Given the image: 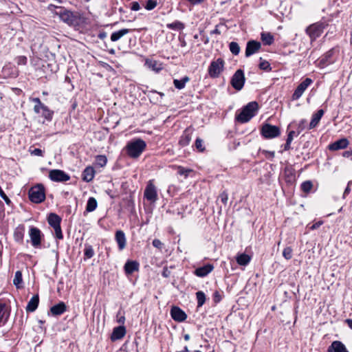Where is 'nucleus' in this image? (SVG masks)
<instances>
[{
    "mask_svg": "<svg viewBox=\"0 0 352 352\" xmlns=\"http://www.w3.org/2000/svg\"><path fill=\"white\" fill-rule=\"evenodd\" d=\"M58 11L55 14L58 15L60 19L69 26H79L82 22L81 15L78 12H72L64 8L58 7Z\"/></svg>",
    "mask_w": 352,
    "mask_h": 352,
    "instance_id": "obj_1",
    "label": "nucleus"
},
{
    "mask_svg": "<svg viewBox=\"0 0 352 352\" xmlns=\"http://www.w3.org/2000/svg\"><path fill=\"white\" fill-rule=\"evenodd\" d=\"M258 110V103L255 101L250 102L236 115V120L241 123L248 122L256 114Z\"/></svg>",
    "mask_w": 352,
    "mask_h": 352,
    "instance_id": "obj_2",
    "label": "nucleus"
},
{
    "mask_svg": "<svg viewBox=\"0 0 352 352\" xmlns=\"http://www.w3.org/2000/svg\"><path fill=\"white\" fill-rule=\"evenodd\" d=\"M146 146V142L143 140L138 138L128 142L125 148L129 156L137 158L144 151Z\"/></svg>",
    "mask_w": 352,
    "mask_h": 352,
    "instance_id": "obj_3",
    "label": "nucleus"
},
{
    "mask_svg": "<svg viewBox=\"0 0 352 352\" xmlns=\"http://www.w3.org/2000/svg\"><path fill=\"white\" fill-rule=\"evenodd\" d=\"M31 201L39 204L45 199V188L42 184H37L32 187L28 192Z\"/></svg>",
    "mask_w": 352,
    "mask_h": 352,
    "instance_id": "obj_4",
    "label": "nucleus"
},
{
    "mask_svg": "<svg viewBox=\"0 0 352 352\" xmlns=\"http://www.w3.org/2000/svg\"><path fill=\"white\" fill-rule=\"evenodd\" d=\"M327 24L324 22H318L310 25L306 29V33L309 36L311 41L316 40L322 33Z\"/></svg>",
    "mask_w": 352,
    "mask_h": 352,
    "instance_id": "obj_5",
    "label": "nucleus"
},
{
    "mask_svg": "<svg viewBox=\"0 0 352 352\" xmlns=\"http://www.w3.org/2000/svg\"><path fill=\"white\" fill-rule=\"evenodd\" d=\"M225 61L223 58H219L211 62L208 67V74L212 78H217L223 70Z\"/></svg>",
    "mask_w": 352,
    "mask_h": 352,
    "instance_id": "obj_6",
    "label": "nucleus"
},
{
    "mask_svg": "<svg viewBox=\"0 0 352 352\" xmlns=\"http://www.w3.org/2000/svg\"><path fill=\"white\" fill-rule=\"evenodd\" d=\"M261 133L265 138L272 139L279 136L280 131L279 127L265 123L261 127Z\"/></svg>",
    "mask_w": 352,
    "mask_h": 352,
    "instance_id": "obj_7",
    "label": "nucleus"
},
{
    "mask_svg": "<svg viewBox=\"0 0 352 352\" xmlns=\"http://www.w3.org/2000/svg\"><path fill=\"white\" fill-rule=\"evenodd\" d=\"M144 197L151 204L155 203L157 200V190L153 184V180H149L148 182L144 192Z\"/></svg>",
    "mask_w": 352,
    "mask_h": 352,
    "instance_id": "obj_8",
    "label": "nucleus"
},
{
    "mask_svg": "<svg viewBox=\"0 0 352 352\" xmlns=\"http://www.w3.org/2000/svg\"><path fill=\"white\" fill-rule=\"evenodd\" d=\"M245 80L243 71L238 69L232 77L231 85L236 90L240 91L244 86Z\"/></svg>",
    "mask_w": 352,
    "mask_h": 352,
    "instance_id": "obj_9",
    "label": "nucleus"
},
{
    "mask_svg": "<svg viewBox=\"0 0 352 352\" xmlns=\"http://www.w3.org/2000/svg\"><path fill=\"white\" fill-rule=\"evenodd\" d=\"M50 179L56 182H65L70 179V177L68 174L62 170L53 169L49 173Z\"/></svg>",
    "mask_w": 352,
    "mask_h": 352,
    "instance_id": "obj_10",
    "label": "nucleus"
},
{
    "mask_svg": "<svg viewBox=\"0 0 352 352\" xmlns=\"http://www.w3.org/2000/svg\"><path fill=\"white\" fill-rule=\"evenodd\" d=\"M313 82V80L309 78H306L302 82H301L296 89H295L292 98L293 100H298L304 91L307 89V87L311 85Z\"/></svg>",
    "mask_w": 352,
    "mask_h": 352,
    "instance_id": "obj_11",
    "label": "nucleus"
},
{
    "mask_svg": "<svg viewBox=\"0 0 352 352\" xmlns=\"http://www.w3.org/2000/svg\"><path fill=\"white\" fill-rule=\"evenodd\" d=\"M29 235L31 243L34 248H38L41 243V237L43 236L41 230L36 227H30Z\"/></svg>",
    "mask_w": 352,
    "mask_h": 352,
    "instance_id": "obj_12",
    "label": "nucleus"
},
{
    "mask_svg": "<svg viewBox=\"0 0 352 352\" xmlns=\"http://www.w3.org/2000/svg\"><path fill=\"white\" fill-rule=\"evenodd\" d=\"M261 48V44L260 42L251 40L247 43L245 48V56L249 57L252 54L258 52Z\"/></svg>",
    "mask_w": 352,
    "mask_h": 352,
    "instance_id": "obj_13",
    "label": "nucleus"
},
{
    "mask_svg": "<svg viewBox=\"0 0 352 352\" xmlns=\"http://www.w3.org/2000/svg\"><path fill=\"white\" fill-rule=\"evenodd\" d=\"M335 50L333 48L327 52L319 60L318 65L320 67H324L325 66L331 64L334 62L333 55Z\"/></svg>",
    "mask_w": 352,
    "mask_h": 352,
    "instance_id": "obj_14",
    "label": "nucleus"
},
{
    "mask_svg": "<svg viewBox=\"0 0 352 352\" xmlns=\"http://www.w3.org/2000/svg\"><path fill=\"white\" fill-rule=\"evenodd\" d=\"M170 316L172 318L177 322H183L186 318V314L178 307H173L170 309Z\"/></svg>",
    "mask_w": 352,
    "mask_h": 352,
    "instance_id": "obj_15",
    "label": "nucleus"
},
{
    "mask_svg": "<svg viewBox=\"0 0 352 352\" xmlns=\"http://www.w3.org/2000/svg\"><path fill=\"white\" fill-rule=\"evenodd\" d=\"M214 269L212 264H206L202 267H197L194 274L198 277H205L210 274Z\"/></svg>",
    "mask_w": 352,
    "mask_h": 352,
    "instance_id": "obj_16",
    "label": "nucleus"
},
{
    "mask_svg": "<svg viewBox=\"0 0 352 352\" xmlns=\"http://www.w3.org/2000/svg\"><path fill=\"white\" fill-rule=\"evenodd\" d=\"M327 352H349L345 345L340 341H333L328 347Z\"/></svg>",
    "mask_w": 352,
    "mask_h": 352,
    "instance_id": "obj_17",
    "label": "nucleus"
},
{
    "mask_svg": "<svg viewBox=\"0 0 352 352\" xmlns=\"http://www.w3.org/2000/svg\"><path fill=\"white\" fill-rule=\"evenodd\" d=\"M349 145V141L346 138H342L336 141L335 142L329 145V149L330 151H338L340 149H344Z\"/></svg>",
    "mask_w": 352,
    "mask_h": 352,
    "instance_id": "obj_18",
    "label": "nucleus"
},
{
    "mask_svg": "<svg viewBox=\"0 0 352 352\" xmlns=\"http://www.w3.org/2000/svg\"><path fill=\"white\" fill-rule=\"evenodd\" d=\"M126 334V329L124 326L121 325L115 327L111 336V340H117L122 338Z\"/></svg>",
    "mask_w": 352,
    "mask_h": 352,
    "instance_id": "obj_19",
    "label": "nucleus"
},
{
    "mask_svg": "<svg viewBox=\"0 0 352 352\" xmlns=\"http://www.w3.org/2000/svg\"><path fill=\"white\" fill-rule=\"evenodd\" d=\"M67 311V306L64 302H60L59 303L52 306L50 308V311L53 316H60Z\"/></svg>",
    "mask_w": 352,
    "mask_h": 352,
    "instance_id": "obj_20",
    "label": "nucleus"
},
{
    "mask_svg": "<svg viewBox=\"0 0 352 352\" xmlns=\"http://www.w3.org/2000/svg\"><path fill=\"white\" fill-rule=\"evenodd\" d=\"M115 239L118 245L120 250H122L126 247V236L125 234L122 230H118L115 234Z\"/></svg>",
    "mask_w": 352,
    "mask_h": 352,
    "instance_id": "obj_21",
    "label": "nucleus"
},
{
    "mask_svg": "<svg viewBox=\"0 0 352 352\" xmlns=\"http://www.w3.org/2000/svg\"><path fill=\"white\" fill-rule=\"evenodd\" d=\"M39 304V296L38 294H36L28 302L26 306L27 312H34L38 307Z\"/></svg>",
    "mask_w": 352,
    "mask_h": 352,
    "instance_id": "obj_22",
    "label": "nucleus"
},
{
    "mask_svg": "<svg viewBox=\"0 0 352 352\" xmlns=\"http://www.w3.org/2000/svg\"><path fill=\"white\" fill-rule=\"evenodd\" d=\"M124 272L126 274L129 275L136 272L139 269V263L134 261H128L124 265Z\"/></svg>",
    "mask_w": 352,
    "mask_h": 352,
    "instance_id": "obj_23",
    "label": "nucleus"
},
{
    "mask_svg": "<svg viewBox=\"0 0 352 352\" xmlns=\"http://www.w3.org/2000/svg\"><path fill=\"white\" fill-rule=\"evenodd\" d=\"M324 110L319 109L316 113L312 116L311 120L309 123V129H312L315 128L319 123L321 118L324 115Z\"/></svg>",
    "mask_w": 352,
    "mask_h": 352,
    "instance_id": "obj_24",
    "label": "nucleus"
},
{
    "mask_svg": "<svg viewBox=\"0 0 352 352\" xmlns=\"http://www.w3.org/2000/svg\"><path fill=\"white\" fill-rule=\"evenodd\" d=\"M95 175V170L93 167L88 166L85 168L82 174V180L89 182L93 180Z\"/></svg>",
    "mask_w": 352,
    "mask_h": 352,
    "instance_id": "obj_25",
    "label": "nucleus"
},
{
    "mask_svg": "<svg viewBox=\"0 0 352 352\" xmlns=\"http://www.w3.org/2000/svg\"><path fill=\"white\" fill-rule=\"evenodd\" d=\"M236 261L239 265L246 266L250 263L251 256L245 253L239 254L236 256Z\"/></svg>",
    "mask_w": 352,
    "mask_h": 352,
    "instance_id": "obj_26",
    "label": "nucleus"
},
{
    "mask_svg": "<svg viewBox=\"0 0 352 352\" xmlns=\"http://www.w3.org/2000/svg\"><path fill=\"white\" fill-rule=\"evenodd\" d=\"M48 223L53 228L60 226L61 218L55 213H50L47 217Z\"/></svg>",
    "mask_w": 352,
    "mask_h": 352,
    "instance_id": "obj_27",
    "label": "nucleus"
},
{
    "mask_svg": "<svg viewBox=\"0 0 352 352\" xmlns=\"http://www.w3.org/2000/svg\"><path fill=\"white\" fill-rule=\"evenodd\" d=\"M122 348L125 352H138V342L136 340L126 341Z\"/></svg>",
    "mask_w": 352,
    "mask_h": 352,
    "instance_id": "obj_28",
    "label": "nucleus"
},
{
    "mask_svg": "<svg viewBox=\"0 0 352 352\" xmlns=\"http://www.w3.org/2000/svg\"><path fill=\"white\" fill-rule=\"evenodd\" d=\"M131 31L132 30L130 29L124 28L117 32H114L111 34V41L113 42H116Z\"/></svg>",
    "mask_w": 352,
    "mask_h": 352,
    "instance_id": "obj_29",
    "label": "nucleus"
},
{
    "mask_svg": "<svg viewBox=\"0 0 352 352\" xmlns=\"http://www.w3.org/2000/svg\"><path fill=\"white\" fill-rule=\"evenodd\" d=\"M191 140V133L188 129L185 130L180 138L179 141V145L182 146H186L189 144Z\"/></svg>",
    "mask_w": 352,
    "mask_h": 352,
    "instance_id": "obj_30",
    "label": "nucleus"
},
{
    "mask_svg": "<svg viewBox=\"0 0 352 352\" xmlns=\"http://www.w3.org/2000/svg\"><path fill=\"white\" fill-rule=\"evenodd\" d=\"M30 100L35 103L34 107V111L36 114H40L41 111L44 109V107H47L43 103L41 102L40 98H32Z\"/></svg>",
    "mask_w": 352,
    "mask_h": 352,
    "instance_id": "obj_31",
    "label": "nucleus"
},
{
    "mask_svg": "<svg viewBox=\"0 0 352 352\" xmlns=\"http://www.w3.org/2000/svg\"><path fill=\"white\" fill-rule=\"evenodd\" d=\"M145 65L153 71L159 72L162 69V65L158 61L155 60L146 59Z\"/></svg>",
    "mask_w": 352,
    "mask_h": 352,
    "instance_id": "obj_32",
    "label": "nucleus"
},
{
    "mask_svg": "<svg viewBox=\"0 0 352 352\" xmlns=\"http://www.w3.org/2000/svg\"><path fill=\"white\" fill-rule=\"evenodd\" d=\"M190 78L187 76H185L182 79H175L173 80V85L177 89H182L185 87L186 83L189 82Z\"/></svg>",
    "mask_w": 352,
    "mask_h": 352,
    "instance_id": "obj_33",
    "label": "nucleus"
},
{
    "mask_svg": "<svg viewBox=\"0 0 352 352\" xmlns=\"http://www.w3.org/2000/svg\"><path fill=\"white\" fill-rule=\"evenodd\" d=\"M262 41L265 45H270L274 42V36L270 32H262L261 34Z\"/></svg>",
    "mask_w": 352,
    "mask_h": 352,
    "instance_id": "obj_34",
    "label": "nucleus"
},
{
    "mask_svg": "<svg viewBox=\"0 0 352 352\" xmlns=\"http://www.w3.org/2000/svg\"><path fill=\"white\" fill-rule=\"evenodd\" d=\"M40 114L47 121H51L53 118L54 111L50 110L47 107H45L41 111Z\"/></svg>",
    "mask_w": 352,
    "mask_h": 352,
    "instance_id": "obj_35",
    "label": "nucleus"
},
{
    "mask_svg": "<svg viewBox=\"0 0 352 352\" xmlns=\"http://www.w3.org/2000/svg\"><path fill=\"white\" fill-rule=\"evenodd\" d=\"M97 207V201L94 197L89 198L86 206V210L87 212H92L96 210Z\"/></svg>",
    "mask_w": 352,
    "mask_h": 352,
    "instance_id": "obj_36",
    "label": "nucleus"
},
{
    "mask_svg": "<svg viewBox=\"0 0 352 352\" xmlns=\"http://www.w3.org/2000/svg\"><path fill=\"white\" fill-rule=\"evenodd\" d=\"M196 298L197 300V307H200L203 306L206 300V296L204 292L202 291H198L197 292H196Z\"/></svg>",
    "mask_w": 352,
    "mask_h": 352,
    "instance_id": "obj_37",
    "label": "nucleus"
},
{
    "mask_svg": "<svg viewBox=\"0 0 352 352\" xmlns=\"http://www.w3.org/2000/svg\"><path fill=\"white\" fill-rule=\"evenodd\" d=\"M94 255V251L91 245L85 244L84 249L85 260L91 258Z\"/></svg>",
    "mask_w": 352,
    "mask_h": 352,
    "instance_id": "obj_38",
    "label": "nucleus"
},
{
    "mask_svg": "<svg viewBox=\"0 0 352 352\" xmlns=\"http://www.w3.org/2000/svg\"><path fill=\"white\" fill-rule=\"evenodd\" d=\"M22 282H23L22 273L21 271H16L14 274L13 283L16 287V288L19 289V288L21 287Z\"/></svg>",
    "mask_w": 352,
    "mask_h": 352,
    "instance_id": "obj_39",
    "label": "nucleus"
},
{
    "mask_svg": "<svg viewBox=\"0 0 352 352\" xmlns=\"http://www.w3.org/2000/svg\"><path fill=\"white\" fill-rule=\"evenodd\" d=\"M258 67L260 69L266 72H270L272 70L270 63L265 60H263L262 58H260V63L258 65Z\"/></svg>",
    "mask_w": 352,
    "mask_h": 352,
    "instance_id": "obj_40",
    "label": "nucleus"
},
{
    "mask_svg": "<svg viewBox=\"0 0 352 352\" xmlns=\"http://www.w3.org/2000/svg\"><path fill=\"white\" fill-rule=\"evenodd\" d=\"M167 28L170 30H182L184 28V25L180 21H176L172 23L167 24Z\"/></svg>",
    "mask_w": 352,
    "mask_h": 352,
    "instance_id": "obj_41",
    "label": "nucleus"
},
{
    "mask_svg": "<svg viewBox=\"0 0 352 352\" xmlns=\"http://www.w3.org/2000/svg\"><path fill=\"white\" fill-rule=\"evenodd\" d=\"M300 188L304 192L309 193L313 188V184L311 181H305L302 183Z\"/></svg>",
    "mask_w": 352,
    "mask_h": 352,
    "instance_id": "obj_42",
    "label": "nucleus"
},
{
    "mask_svg": "<svg viewBox=\"0 0 352 352\" xmlns=\"http://www.w3.org/2000/svg\"><path fill=\"white\" fill-rule=\"evenodd\" d=\"M229 48H230V52L234 55H238L240 52V47L236 42H234V41L231 42L229 44Z\"/></svg>",
    "mask_w": 352,
    "mask_h": 352,
    "instance_id": "obj_43",
    "label": "nucleus"
},
{
    "mask_svg": "<svg viewBox=\"0 0 352 352\" xmlns=\"http://www.w3.org/2000/svg\"><path fill=\"white\" fill-rule=\"evenodd\" d=\"M96 162L97 165L103 167L106 165L107 160L105 155H100L96 156Z\"/></svg>",
    "mask_w": 352,
    "mask_h": 352,
    "instance_id": "obj_44",
    "label": "nucleus"
},
{
    "mask_svg": "<svg viewBox=\"0 0 352 352\" xmlns=\"http://www.w3.org/2000/svg\"><path fill=\"white\" fill-rule=\"evenodd\" d=\"M292 248L291 247H286L283 251V256L285 259L289 260L292 258Z\"/></svg>",
    "mask_w": 352,
    "mask_h": 352,
    "instance_id": "obj_45",
    "label": "nucleus"
},
{
    "mask_svg": "<svg viewBox=\"0 0 352 352\" xmlns=\"http://www.w3.org/2000/svg\"><path fill=\"white\" fill-rule=\"evenodd\" d=\"M157 2L156 0H147L145 5V9L147 10H152L157 6Z\"/></svg>",
    "mask_w": 352,
    "mask_h": 352,
    "instance_id": "obj_46",
    "label": "nucleus"
},
{
    "mask_svg": "<svg viewBox=\"0 0 352 352\" xmlns=\"http://www.w3.org/2000/svg\"><path fill=\"white\" fill-rule=\"evenodd\" d=\"M192 171V169L186 168L182 166H178L177 173L180 175H184L185 177H188V174Z\"/></svg>",
    "mask_w": 352,
    "mask_h": 352,
    "instance_id": "obj_47",
    "label": "nucleus"
},
{
    "mask_svg": "<svg viewBox=\"0 0 352 352\" xmlns=\"http://www.w3.org/2000/svg\"><path fill=\"white\" fill-rule=\"evenodd\" d=\"M195 144L196 148L199 151L203 152L205 150V147L204 146V141L201 138H197L195 140Z\"/></svg>",
    "mask_w": 352,
    "mask_h": 352,
    "instance_id": "obj_48",
    "label": "nucleus"
},
{
    "mask_svg": "<svg viewBox=\"0 0 352 352\" xmlns=\"http://www.w3.org/2000/svg\"><path fill=\"white\" fill-rule=\"evenodd\" d=\"M54 229V232H55L56 238H57L58 239H63V235L62 233V230H61L60 226H58V227H56Z\"/></svg>",
    "mask_w": 352,
    "mask_h": 352,
    "instance_id": "obj_49",
    "label": "nucleus"
},
{
    "mask_svg": "<svg viewBox=\"0 0 352 352\" xmlns=\"http://www.w3.org/2000/svg\"><path fill=\"white\" fill-rule=\"evenodd\" d=\"M219 199H221V201L224 204L226 205L228 200V195L226 192L223 191L219 195Z\"/></svg>",
    "mask_w": 352,
    "mask_h": 352,
    "instance_id": "obj_50",
    "label": "nucleus"
},
{
    "mask_svg": "<svg viewBox=\"0 0 352 352\" xmlns=\"http://www.w3.org/2000/svg\"><path fill=\"white\" fill-rule=\"evenodd\" d=\"M0 197L5 201L6 204L8 206H10L12 204V201L10 199V198L5 194L3 190H1L0 192Z\"/></svg>",
    "mask_w": 352,
    "mask_h": 352,
    "instance_id": "obj_51",
    "label": "nucleus"
},
{
    "mask_svg": "<svg viewBox=\"0 0 352 352\" xmlns=\"http://www.w3.org/2000/svg\"><path fill=\"white\" fill-rule=\"evenodd\" d=\"M43 153L44 151H42L41 149L40 148H34L33 150H30V153L31 155H36V156H43Z\"/></svg>",
    "mask_w": 352,
    "mask_h": 352,
    "instance_id": "obj_52",
    "label": "nucleus"
},
{
    "mask_svg": "<svg viewBox=\"0 0 352 352\" xmlns=\"http://www.w3.org/2000/svg\"><path fill=\"white\" fill-rule=\"evenodd\" d=\"M152 244L155 248H158L160 250H161L163 246V243H162V241L157 239H155L153 241Z\"/></svg>",
    "mask_w": 352,
    "mask_h": 352,
    "instance_id": "obj_53",
    "label": "nucleus"
},
{
    "mask_svg": "<svg viewBox=\"0 0 352 352\" xmlns=\"http://www.w3.org/2000/svg\"><path fill=\"white\" fill-rule=\"evenodd\" d=\"M221 296L218 291L214 292L213 294V300L215 303H218L221 300Z\"/></svg>",
    "mask_w": 352,
    "mask_h": 352,
    "instance_id": "obj_54",
    "label": "nucleus"
},
{
    "mask_svg": "<svg viewBox=\"0 0 352 352\" xmlns=\"http://www.w3.org/2000/svg\"><path fill=\"white\" fill-rule=\"evenodd\" d=\"M306 120H302L299 124H298V135L300 131H302L304 129H305V124H306Z\"/></svg>",
    "mask_w": 352,
    "mask_h": 352,
    "instance_id": "obj_55",
    "label": "nucleus"
},
{
    "mask_svg": "<svg viewBox=\"0 0 352 352\" xmlns=\"http://www.w3.org/2000/svg\"><path fill=\"white\" fill-rule=\"evenodd\" d=\"M131 10H133V11H138L140 9V6L138 2L137 1H133L132 3H131Z\"/></svg>",
    "mask_w": 352,
    "mask_h": 352,
    "instance_id": "obj_56",
    "label": "nucleus"
},
{
    "mask_svg": "<svg viewBox=\"0 0 352 352\" xmlns=\"http://www.w3.org/2000/svg\"><path fill=\"white\" fill-rule=\"evenodd\" d=\"M323 221H319L318 222L314 223L311 227L310 229L312 230L318 229L321 225H322Z\"/></svg>",
    "mask_w": 352,
    "mask_h": 352,
    "instance_id": "obj_57",
    "label": "nucleus"
},
{
    "mask_svg": "<svg viewBox=\"0 0 352 352\" xmlns=\"http://www.w3.org/2000/svg\"><path fill=\"white\" fill-rule=\"evenodd\" d=\"M27 63V58L25 56H19L18 58V64L25 65Z\"/></svg>",
    "mask_w": 352,
    "mask_h": 352,
    "instance_id": "obj_58",
    "label": "nucleus"
},
{
    "mask_svg": "<svg viewBox=\"0 0 352 352\" xmlns=\"http://www.w3.org/2000/svg\"><path fill=\"white\" fill-rule=\"evenodd\" d=\"M120 312L118 314V315H119ZM118 317V319H117V322L119 323V324H123L124 323V321H125V318L124 316H121L120 317H118V316H117Z\"/></svg>",
    "mask_w": 352,
    "mask_h": 352,
    "instance_id": "obj_59",
    "label": "nucleus"
},
{
    "mask_svg": "<svg viewBox=\"0 0 352 352\" xmlns=\"http://www.w3.org/2000/svg\"><path fill=\"white\" fill-rule=\"evenodd\" d=\"M191 4L197 5L201 3L204 0H188Z\"/></svg>",
    "mask_w": 352,
    "mask_h": 352,
    "instance_id": "obj_60",
    "label": "nucleus"
},
{
    "mask_svg": "<svg viewBox=\"0 0 352 352\" xmlns=\"http://www.w3.org/2000/svg\"><path fill=\"white\" fill-rule=\"evenodd\" d=\"M107 37V33L105 32H100L98 34V38L101 40L104 39Z\"/></svg>",
    "mask_w": 352,
    "mask_h": 352,
    "instance_id": "obj_61",
    "label": "nucleus"
},
{
    "mask_svg": "<svg viewBox=\"0 0 352 352\" xmlns=\"http://www.w3.org/2000/svg\"><path fill=\"white\" fill-rule=\"evenodd\" d=\"M350 191H351V188H350L349 186L348 185L344 191L343 197L344 198L346 197V195H347L350 192Z\"/></svg>",
    "mask_w": 352,
    "mask_h": 352,
    "instance_id": "obj_62",
    "label": "nucleus"
},
{
    "mask_svg": "<svg viewBox=\"0 0 352 352\" xmlns=\"http://www.w3.org/2000/svg\"><path fill=\"white\" fill-rule=\"evenodd\" d=\"M342 155L345 157H349V156L352 155V151H346L343 153Z\"/></svg>",
    "mask_w": 352,
    "mask_h": 352,
    "instance_id": "obj_63",
    "label": "nucleus"
},
{
    "mask_svg": "<svg viewBox=\"0 0 352 352\" xmlns=\"http://www.w3.org/2000/svg\"><path fill=\"white\" fill-rule=\"evenodd\" d=\"M346 322L348 326L352 329V319H346Z\"/></svg>",
    "mask_w": 352,
    "mask_h": 352,
    "instance_id": "obj_64",
    "label": "nucleus"
}]
</instances>
